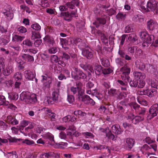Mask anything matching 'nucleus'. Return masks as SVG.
Wrapping results in <instances>:
<instances>
[{"label":"nucleus","mask_w":158,"mask_h":158,"mask_svg":"<svg viewBox=\"0 0 158 158\" xmlns=\"http://www.w3.org/2000/svg\"><path fill=\"white\" fill-rule=\"evenodd\" d=\"M120 71L122 73L123 76L122 75V77H123V79L125 81L123 82L121 80H118V82L122 86L126 85H127V82L129 81V77L128 76V74L130 73L131 69L129 68L127 65H125L123 67L120 69Z\"/></svg>","instance_id":"obj_1"},{"label":"nucleus","mask_w":158,"mask_h":158,"mask_svg":"<svg viewBox=\"0 0 158 158\" xmlns=\"http://www.w3.org/2000/svg\"><path fill=\"white\" fill-rule=\"evenodd\" d=\"M71 91L74 94H76L77 98L79 96H81L82 94H84L85 91L82 88V84L79 81L76 83V86H72L70 88Z\"/></svg>","instance_id":"obj_2"},{"label":"nucleus","mask_w":158,"mask_h":158,"mask_svg":"<svg viewBox=\"0 0 158 158\" xmlns=\"http://www.w3.org/2000/svg\"><path fill=\"white\" fill-rule=\"evenodd\" d=\"M72 77L75 80H77L80 79H84L86 77V75L80 69L74 68L71 72Z\"/></svg>","instance_id":"obj_3"},{"label":"nucleus","mask_w":158,"mask_h":158,"mask_svg":"<svg viewBox=\"0 0 158 158\" xmlns=\"http://www.w3.org/2000/svg\"><path fill=\"white\" fill-rule=\"evenodd\" d=\"M135 64L137 68L140 70H143L146 69L148 72L152 73V72L154 71V69H153V66L148 64H144L143 63L136 61Z\"/></svg>","instance_id":"obj_4"},{"label":"nucleus","mask_w":158,"mask_h":158,"mask_svg":"<svg viewBox=\"0 0 158 158\" xmlns=\"http://www.w3.org/2000/svg\"><path fill=\"white\" fill-rule=\"evenodd\" d=\"M77 10L72 11L71 13L69 12H61L60 15V16L63 17L64 19L69 22L70 21L73 17H77Z\"/></svg>","instance_id":"obj_5"},{"label":"nucleus","mask_w":158,"mask_h":158,"mask_svg":"<svg viewBox=\"0 0 158 158\" xmlns=\"http://www.w3.org/2000/svg\"><path fill=\"white\" fill-rule=\"evenodd\" d=\"M42 77L41 81L43 83V88L44 89H49L52 82V79L51 78L48 77L47 75H43L41 76Z\"/></svg>","instance_id":"obj_6"},{"label":"nucleus","mask_w":158,"mask_h":158,"mask_svg":"<svg viewBox=\"0 0 158 158\" xmlns=\"http://www.w3.org/2000/svg\"><path fill=\"white\" fill-rule=\"evenodd\" d=\"M149 114L147 116L148 119H151L156 116L158 113V104H155L153 105L149 110Z\"/></svg>","instance_id":"obj_7"},{"label":"nucleus","mask_w":158,"mask_h":158,"mask_svg":"<svg viewBox=\"0 0 158 158\" xmlns=\"http://www.w3.org/2000/svg\"><path fill=\"white\" fill-rule=\"evenodd\" d=\"M157 2L154 0H150L147 3V7L154 13H158Z\"/></svg>","instance_id":"obj_8"},{"label":"nucleus","mask_w":158,"mask_h":158,"mask_svg":"<svg viewBox=\"0 0 158 158\" xmlns=\"http://www.w3.org/2000/svg\"><path fill=\"white\" fill-rule=\"evenodd\" d=\"M109 17L105 15H104L101 17L97 18L95 22L93 23V24L96 26V27L99 26V24H105L106 23V20Z\"/></svg>","instance_id":"obj_9"},{"label":"nucleus","mask_w":158,"mask_h":158,"mask_svg":"<svg viewBox=\"0 0 158 158\" xmlns=\"http://www.w3.org/2000/svg\"><path fill=\"white\" fill-rule=\"evenodd\" d=\"M158 27V24L155 20L150 19L147 22V28L150 30L157 29Z\"/></svg>","instance_id":"obj_10"},{"label":"nucleus","mask_w":158,"mask_h":158,"mask_svg":"<svg viewBox=\"0 0 158 158\" xmlns=\"http://www.w3.org/2000/svg\"><path fill=\"white\" fill-rule=\"evenodd\" d=\"M51 60L52 63H58V64L61 65L63 67H65V64L64 62L60 60L58 56L54 55H52L51 56Z\"/></svg>","instance_id":"obj_11"},{"label":"nucleus","mask_w":158,"mask_h":158,"mask_svg":"<svg viewBox=\"0 0 158 158\" xmlns=\"http://www.w3.org/2000/svg\"><path fill=\"white\" fill-rule=\"evenodd\" d=\"M111 128L112 132L117 135L121 134L123 131L120 126L117 124L112 125Z\"/></svg>","instance_id":"obj_12"},{"label":"nucleus","mask_w":158,"mask_h":158,"mask_svg":"<svg viewBox=\"0 0 158 158\" xmlns=\"http://www.w3.org/2000/svg\"><path fill=\"white\" fill-rule=\"evenodd\" d=\"M151 148L146 144L144 145L140 149L141 151L143 154L145 155H147V157L149 156L150 155L153 154L151 152Z\"/></svg>","instance_id":"obj_13"},{"label":"nucleus","mask_w":158,"mask_h":158,"mask_svg":"<svg viewBox=\"0 0 158 158\" xmlns=\"http://www.w3.org/2000/svg\"><path fill=\"white\" fill-rule=\"evenodd\" d=\"M133 75L135 79L138 81L143 80L146 77L144 73L139 72H134L133 73Z\"/></svg>","instance_id":"obj_14"},{"label":"nucleus","mask_w":158,"mask_h":158,"mask_svg":"<svg viewBox=\"0 0 158 158\" xmlns=\"http://www.w3.org/2000/svg\"><path fill=\"white\" fill-rule=\"evenodd\" d=\"M30 97L26 103L27 104H34L37 101L36 95L35 94H29Z\"/></svg>","instance_id":"obj_15"},{"label":"nucleus","mask_w":158,"mask_h":158,"mask_svg":"<svg viewBox=\"0 0 158 158\" xmlns=\"http://www.w3.org/2000/svg\"><path fill=\"white\" fill-rule=\"evenodd\" d=\"M79 4L78 0H73L71 2H68L66 4L68 8L73 9L75 6H78Z\"/></svg>","instance_id":"obj_16"},{"label":"nucleus","mask_w":158,"mask_h":158,"mask_svg":"<svg viewBox=\"0 0 158 158\" xmlns=\"http://www.w3.org/2000/svg\"><path fill=\"white\" fill-rule=\"evenodd\" d=\"M128 150H130L133 146L135 143V141L134 139L131 138H127L126 139Z\"/></svg>","instance_id":"obj_17"},{"label":"nucleus","mask_w":158,"mask_h":158,"mask_svg":"<svg viewBox=\"0 0 158 158\" xmlns=\"http://www.w3.org/2000/svg\"><path fill=\"white\" fill-rule=\"evenodd\" d=\"M29 94L30 93L27 91L22 92L20 95V99L26 103L30 97Z\"/></svg>","instance_id":"obj_18"},{"label":"nucleus","mask_w":158,"mask_h":158,"mask_svg":"<svg viewBox=\"0 0 158 158\" xmlns=\"http://www.w3.org/2000/svg\"><path fill=\"white\" fill-rule=\"evenodd\" d=\"M24 38V36H21L14 33L12 34V41L13 42H20Z\"/></svg>","instance_id":"obj_19"},{"label":"nucleus","mask_w":158,"mask_h":158,"mask_svg":"<svg viewBox=\"0 0 158 158\" xmlns=\"http://www.w3.org/2000/svg\"><path fill=\"white\" fill-rule=\"evenodd\" d=\"M2 13L5 17L9 20H11L13 18L14 14L10 10H4L2 11Z\"/></svg>","instance_id":"obj_20"},{"label":"nucleus","mask_w":158,"mask_h":158,"mask_svg":"<svg viewBox=\"0 0 158 158\" xmlns=\"http://www.w3.org/2000/svg\"><path fill=\"white\" fill-rule=\"evenodd\" d=\"M24 76L26 79L29 80H32L35 77V75L29 70H27L25 71Z\"/></svg>","instance_id":"obj_21"},{"label":"nucleus","mask_w":158,"mask_h":158,"mask_svg":"<svg viewBox=\"0 0 158 158\" xmlns=\"http://www.w3.org/2000/svg\"><path fill=\"white\" fill-rule=\"evenodd\" d=\"M82 55L88 59H90L93 57V53L88 50H83L82 52Z\"/></svg>","instance_id":"obj_22"},{"label":"nucleus","mask_w":158,"mask_h":158,"mask_svg":"<svg viewBox=\"0 0 158 158\" xmlns=\"http://www.w3.org/2000/svg\"><path fill=\"white\" fill-rule=\"evenodd\" d=\"M84 94H82L81 96H79L77 98L79 101H81L86 104L89 103V99H90V97L87 95H83Z\"/></svg>","instance_id":"obj_23"},{"label":"nucleus","mask_w":158,"mask_h":158,"mask_svg":"<svg viewBox=\"0 0 158 158\" xmlns=\"http://www.w3.org/2000/svg\"><path fill=\"white\" fill-rule=\"evenodd\" d=\"M147 82L148 83H149L150 82V85L152 87L156 88L158 89V81L155 79H152L150 81V79H148Z\"/></svg>","instance_id":"obj_24"},{"label":"nucleus","mask_w":158,"mask_h":158,"mask_svg":"<svg viewBox=\"0 0 158 158\" xmlns=\"http://www.w3.org/2000/svg\"><path fill=\"white\" fill-rule=\"evenodd\" d=\"M7 118L8 122L12 125H16L19 123L18 121L12 116H9Z\"/></svg>","instance_id":"obj_25"},{"label":"nucleus","mask_w":158,"mask_h":158,"mask_svg":"<svg viewBox=\"0 0 158 158\" xmlns=\"http://www.w3.org/2000/svg\"><path fill=\"white\" fill-rule=\"evenodd\" d=\"M13 70V67L11 66H9L6 68V70H3L2 73L5 76H7L12 73Z\"/></svg>","instance_id":"obj_26"},{"label":"nucleus","mask_w":158,"mask_h":158,"mask_svg":"<svg viewBox=\"0 0 158 158\" xmlns=\"http://www.w3.org/2000/svg\"><path fill=\"white\" fill-rule=\"evenodd\" d=\"M140 38L143 40H147L149 38H151V37L149 36L147 32H142L140 33Z\"/></svg>","instance_id":"obj_27"},{"label":"nucleus","mask_w":158,"mask_h":158,"mask_svg":"<svg viewBox=\"0 0 158 158\" xmlns=\"http://www.w3.org/2000/svg\"><path fill=\"white\" fill-rule=\"evenodd\" d=\"M132 19L134 21L139 23L142 22L143 20V16L140 15H135Z\"/></svg>","instance_id":"obj_28"},{"label":"nucleus","mask_w":158,"mask_h":158,"mask_svg":"<svg viewBox=\"0 0 158 158\" xmlns=\"http://www.w3.org/2000/svg\"><path fill=\"white\" fill-rule=\"evenodd\" d=\"M108 94L110 95L118 97L120 92L116 89H111L108 91Z\"/></svg>","instance_id":"obj_29"},{"label":"nucleus","mask_w":158,"mask_h":158,"mask_svg":"<svg viewBox=\"0 0 158 158\" xmlns=\"http://www.w3.org/2000/svg\"><path fill=\"white\" fill-rule=\"evenodd\" d=\"M23 59L28 61H34L33 57L27 54H23L21 56Z\"/></svg>","instance_id":"obj_30"},{"label":"nucleus","mask_w":158,"mask_h":158,"mask_svg":"<svg viewBox=\"0 0 158 158\" xmlns=\"http://www.w3.org/2000/svg\"><path fill=\"white\" fill-rule=\"evenodd\" d=\"M43 136L44 138L48 139L51 142L54 141V136L50 133L48 132L44 134Z\"/></svg>","instance_id":"obj_31"},{"label":"nucleus","mask_w":158,"mask_h":158,"mask_svg":"<svg viewBox=\"0 0 158 158\" xmlns=\"http://www.w3.org/2000/svg\"><path fill=\"white\" fill-rule=\"evenodd\" d=\"M132 122L133 123L136 124L139 122L143 120L144 119V117L140 116H136L134 118H132Z\"/></svg>","instance_id":"obj_32"},{"label":"nucleus","mask_w":158,"mask_h":158,"mask_svg":"<svg viewBox=\"0 0 158 158\" xmlns=\"http://www.w3.org/2000/svg\"><path fill=\"white\" fill-rule=\"evenodd\" d=\"M39 4L44 8L48 7L49 4L47 0H39Z\"/></svg>","instance_id":"obj_33"},{"label":"nucleus","mask_w":158,"mask_h":158,"mask_svg":"<svg viewBox=\"0 0 158 158\" xmlns=\"http://www.w3.org/2000/svg\"><path fill=\"white\" fill-rule=\"evenodd\" d=\"M13 78L16 81L21 80L22 79V75L20 72H17L14 74Z\"/></svg>","instance_id":"obj_34"},{"label":"nucleus","mask_w":158,"mask_h":158,"mask_svg":"<svg viewBox=\"0 0 158 158\" xmlns=\"http://www.w3.org/2000/svg\"><path fill=\"white\" fill-rule=\"evenodd\" d=\"M102 70L101 65H97L95 67L94 71L96 75H99L102 72Z\"/></svg>","instance_id":"obj_35"},{"label":"nucleus","mask_w":158,"mask_h":158,"mask_svg":"<svg viewBox=\"0 0 158 158\" xmlns=\"http://www.w3.org/2000/svg\"><path fill=\"white\" fill-rule=\"evenodd\" d=\"M9 102L6 101L5 97L2 95H0V106L2 105H8Z\"/></svg>","instance_id":"obj_36"},{"label":"nucleus","mask_w":158,"mask_h":158,"mask_svg":"<svg viewBox=\"0 0 158 158\" xmlns=\"http://www.w3.org/2000/svg\"><path fill=\"white\" fill-rule=\"evenodd\" d=\"M41 37L40 35L39 32L37 31H32L31 39L34 40L37 38H39Z\"/></svg>","instance_id":"obj_37"},{"label":"nucleus","mask_w":158,"mask_h":158,"mask_svg":"<svg viewBox=\"0 0 158 158\" xmlns=\"http://www.w3.org/2000/svg\"><path fill=\"white\" fill-rule=\"evenodd\" d=\"M152 43V40L151 38H149L147 40H143V42L142 44V45L144 47H147L148 46L149 44H150Z\"/></svg>","instance_id":"obj_38"},{"label":"nucleus","mask_w":158,"mask_h":158,"mask_svg":"<svg viewBox=\"0 0 158 158\" xmlns=\"http://www.w3.org/2000/svg\"><path fill=\"white\" fill-rule=\"evenodd\" d=\"M102 64L105 67H107L109 65V62L106 58H102L101 59Z\"/></svg>","instance_id":"obj_39"},{"label":"nucleus","mask_w":158,"mask_h":158,"mask_svg":"<svg viewBox=\"0 0 158 158\" xmlns=\"http://www.w3.org/2000/svg\"><path fill=\"white\" fill-rule=\"evenodd\" d=\"M115 62L118 66H122L125 64V61L124 60L120 58H117L115 60Z\"/></svg>","instance_id":"obj_40"},{"label":"nucleus","mask_w":158,"mask_h":158,"mask_svg":"<svg viewBox=\"0 0 158 158\" xmlns=\"http://www.w3.org/2000/svg\"><path fill=\"white\" fill-rule=\"evenodd\" d=\"M46 12L50 15H56L57 12L55 9L48 8L46 9Z\"/></svg>","instance_id":"obj_41"},{"label":"nucleus","mask_w":158,"mask_h":158,"mask_svg":"<svg viewBox=\"0 0 158 158\" xmlns=\"http://www.w3.org/2000/svg\"><path fill=\"white\" fill-rule=\"evenodd\" d=\"M52 98L54 102H57L59 98V94L56 91H54L52 94Z\"/></svg>","instance_id":"obj_42"},{"label":"nucleus","mask_w":158,"mask_h":158,"mask_svg":"<svg viewBox=\"0 0 158 158\" xmlns=\"http://www.w3.org/2000/svg\"><path fill=\"white\" fill-rule=\"evenodd\" d=\"M54 102L52 98L50 97H47L44 102V103L47 105L53 104Z\"/></svg>","instance_id":"obj_43"},{"label":"nucleus","mask_w":158,"mask_h":158,"mask_svg":"<svg viewBox=\"0 0 158 158\" xmlns=\"http://www.w3.org/2000/svg\"><path fill=\"white\" fill-rule=\"evenodd\" d=\"M44 41L47 43H49L51 44H53L54 41L52 38H50L48 36H46L44 38Z\"/></svg>","instance_id":"obj_44"},{"label":"nucleus","mask_w":158,"mask_h":158,"mask_svg":"<svg viewBox=\"0 0 158 158\" xmlns=\"http://www.w3.org/2000/svg\"><path fill=\"white\" fill-rule=\"evenodd\" d=\"M23 44L29 47H31L32 45V43L30 40L26 39L23 41Z\"/></svg>","instance_id":"obj_45"},{"label":"nucleus","mask_w":158,"mask_h":158,"mask_svg":"<svg viewBox=\"0 0 158 158\" xmlns=\"http://www.w3.org/2000/svg\"><path fill=\"white\" fill-rule=\"evenodd\" d=\"M60 40L62 44H64L65 45H68L70 44L69 43V41L70 42L71 40L69 38H67V39L61 38Z\"/></svg>","instance_id":"obj_46"},{"label":"nucleus","mask_w":158,"mask_h":158,"mask_svg":"<svg viewBox=\"0 0 158 158\" xmlns=\"http://www.w3.org/2000/svg\"><path fill=\"white\" fill-rule=\"evenodd\" d=\"M147 95L149 97H152L153 96L156 94V92L153 89H147Z\"/></svg>","instance_id":"obj_47"},{"label":"nucleus","mask_w":158,"mask_h":158,"mask_svg":"<svg viewBox=\"0 0 158 158\" xmlns=\"http://www.w3.org/2000/svg\"><path fill=\"white\" fill-rule=\"evenodd\" d=\"M128 39L132 43L135 42L136 40V36L133 34H130L128 37Z\"/></svg>","instance_id":"obj_48"},{"label":"nucleus","mask_w":158,"mask_h":158,"mask_svg":"<svg viewBox=\"0 0 158 158\" xmlns=\"http://www.w3.org/2000/svg\"><path fill=\"white\" fill-rule=\"evenodd\" d=\"M145 109L141 107L140 108H139L138 111L137 113L139 115H142L141 116L143 117V115L145 114Z\"/></svg>","instance_id":"obj_49"},{"label":"nucleus","mask_w":158,"mask_h":158,"mask_svg":"<svg viewBox=\"0 0 158 158\" xmlns=\"http://www.w3.org/2000/svg\"><path fill=\"white\" fill-rule=\"evenodd\" d=\"M138 81L136 79L131 81L130 82V85L131 87H137L138 85Z\"/></svg>","instance_id":"obj_50"},{"label":"nucleus","mask_w":158,"mask_h":158,"mask_svg":"<svg viewBox=\"0 0 158 158\" xmlns=\"http://www.w3.org/2000/svg\"><path fill=\"white\" fill-rule=\"evenodd\" d=\"M53 155V153L50 152L48 153H45L41 155V158H49L50 156H52Z\"/></svg>","instance_id":"obj_51"},{"label":"nucleus","mask_w":158,"mask_h":158,"mask_svg":"<svg viewBox=\"0 0 158 158\" xmlns=\"http://www.w3.org/2000/svg\"><path fill=\"white\" fill-rule=\"evenodd\" d=\"M5 83L7 87H9L12 86L13 83V81L11 79L7 80L5 81Z\"/></svg>","instance_id":"obj_52"},{"label":"nucleus","mask_w":158,"mask_h":158,"mask_svg":"<svg viewBox=\"0 0 158 158\" xmlns=\"http://www.w3.org/2000/svg\"><path fill=\"white\" fill-rule=\"evenodd\" d=\"M18 31L20 33H24L27 31V30L24 27L21 26L18 28Z\"/></svg>","instance_id":"obj_53"},{"label":"nucleus","mask_w":158,"mask_h":158,"mask_svg":"<svg viewBox=\"0 0 158 158\" xmlns=\"http://www.w3.org/2000/svg\"><path fill=\"white\" fill-rule=\"evenodd\" d=\"M9 98L11 100H16L19 98L18 94H13L11 95H9Z\"/></svg>","instance_id":"obj_54"},{"label":"nucleus","mask_w":158,"mask_h":158,"mask_svg":"<svg viewBox=\"0 0 158 158\" xmlns=\"http://www.w3.org/2000/svg\"><path fill=\"white\" fill-rule=\"evenodd\" d=\"M16 152L15 151H13L12 152H10L7 153L6 154L8 158H13L14 156L15 157H16Z\"/></svg>","instance_id":"obj_55"},{"label":"nucleus","mask_w":158,"mask_h":158,"mask_svg":"<svg viewBox=\"0 0 158 158\" xmlns=\"http://www.w3.org/2000/svg\"><path fill=\"white\" fill-rule=\"evenodd\" d=\"M105 147L106 146L105 145H102L100 144L94 146L93 148L95 150H101L102 149L105 148Z\"/></svg>","instance_id":"obj_56"},{"label":"nucleus","mask_w":158,"mask_h":158,"mask_svg":"<svg viewBox=\"0 0 158 158\" xmlns=\"http://www.w3.org/2000/svg\"><path fill=\"white\" fill-rule=\"evenodd\" d=\"M58 51L57 48L55 47H53L50 48L48 49L49 52L52 54H54L57 52Z\"/></svg>","instance_id":"obj_57"},{"label":"nucleus","mask_w":158,"mask_h":158,"mask_svg":"<svg viewBox=\"0 0 158 158\" xmlns=\"http://www.w3.org/2000/svg\"><path fill=\"white\" fill-rule=\"evenodd\" d=\"M126 16V14L123 13L119 12L116 15V17L118 19H123L125 18Z\"/></svg>","instance_id":"obj_58"},{"label":"nucleus","mask_w":158,"mask_h":158,"mask_svg":"<svg viewBox=\"0 0 158 158\" xmlns=\"http://www.w3.org/2000/svg\"><path fill=\"white\" fill-rule=\"evenodd\" d=\"M31 27L33 29L37 31H39L41 29L40 26L38 23H35L31 25Z\"/></svg>","instance_id":"obj_59"},{"label":"nucleus","mask_w":158,"mask_h":158,"mask_svg":"<svg viewBox=\"0 0 158 158\" xmlns=\"http://www.w3.org/2000/svg\"><path fill=\"white\" fill-rule=\"evenodd\" d=\"M112 70L110 68L105 69L102 70V73L104 74H107L111 73Z\"/></svg>","instance_id":"obj_60"},{"label":"nucleus","mask_w":158,"mask_h":158,"mask_svg":"<svg viewBox=\"0 0 158 158\" xmlns=\"http://www.w3.org/2000/svg\"><path fill=\"white\" fill-rule=\"evenodd\" d=\"M23 143L26 144L28 145H31L34 144L35 143L34 141L31 140H28L27 139H25L24 140Z\"/></svg>","instance_id":"obj_61"},{"label":"nucleus","mask_w":158,"mask_h":158,"mask_svg":"<svg viewBox=\"0 0 158 158\" xmlns=\"http://www.w3.org/2000/svg\"><path fill=\"white\" fill-rule=\"evenodd\" d=\"M86 93L87 94L94 95L96 94V90L93 89L92 90H91L90 89H88L86 90Z\"/></svg>","instance_id":"obj_62"},{"label":"nucleus","mask_w":158,"mask_h":158,"mask_svg":"<svg viewBox=\"0 0 158 158\" xmlns=\"http://www.w3.org/2000/svg\"><path fill=\"white\" fill-rule=\"evenodd\" d=\"M145 141L148 144L154 142L155 141L154 139H152L150 137H147L145 139Z\"/></svg>","instance_id":"obj_63"},{"label":"nucleus","mask_w":158,"mask_h":158,"mask_svg":"<svg viewBox=\"0 0 158 158\" xmlns=\"http://www.w3.org/2000/svg\"><path fill=\"white\" fill-rule=\"evenodd\" d=\"M68 6L65 4V5H61L59 7L60 10L61 12L65 11L68 10Z\"/></svg>","instance_id":"obj_64"}]
</instances>
